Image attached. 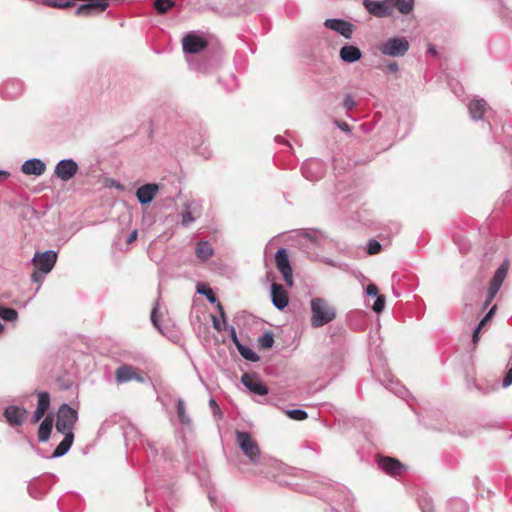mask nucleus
<instances>
[{
    "label": "nucleus",
    "instance_id": "obj_28",
    "mask_svg": "<svg viewBox=\"0 0 512 512\" xmlns=\"http://www.w3.org/2000/svg\"><path fill=\"white\" fill-rule=\"evenodd\" d=\"M176 412H177V416H178L180 424L184 427H191L192 420L186 413V405L182 398L177 399Z\"/></svg>",
    "mask_w": 512,
    "mask_h": 512
},
{
    "label": "nucleus",
    "instance_id": "obj_5",
    "mask_svg": "<svg viewBox=\"0 0 512 512\" xmlns=\"http://www.w3.org/2000/svg\"><path fill=\"white\" fill-rule=\"evenodd\" d=\"M408 49L409 42L402 37L389 38L380 47V50L384 55L392 57L403 56L407 53Z\"/></svg>",
    "mask_w": 512,
    "mask_h": 512
},
{
    "label": "nucleus",
    "instance_id": "obj_22",
    "mask_svg": "<svg viewBox=\"0 0 512 512\" xmlns=\"http://www.w3.org/2000/svg\"><path fill=\"white\" fill-rule=\"evenodd\" d=\"M21 170L26 175L40 176L45 172L46 164L41 159L31 158L22 164Z\"/></svg>",
    "mask_w": 512,
    "mask_h": 512
},
{
    "label": "nucleus",
    "instance_id": "obj_40",
    "mask_svg": "<svg viewBox=\"0 0 512 512\" xmlns=\"http://www.w3.org/2000/svg\"><path fill=\"white\" fill-rule=\"evenodd\" d=\"M197 292H198L199 294L204 295V296L206 297V299H207L210 303H212V304H215V303L217 304V303H219V302H218V300H217V297L215 296V294H214V292L212 291V289H211V288H209V287H204L203 289H199V288H198Z\"/></svg>",
    "mask_w": 512,
    "mask_h": 512
},
{
    "label": "nucleus",
    "instance_id": "obj_7",
    "mask_svg": "<svg viewBox=\"0 0 512 512\" xmlns=\"http://www.w3.org/2000/svg\"><path fill=\"white\" fill-rule=\"evenodd\" d=\"M275 261L278 270L283 275V279L288 287L293 285V271L289 261L286 248H279L275 254Z\"/></svg>",
    "mask_w": 512,
    "mask_h": 512
},
{
    "label": "nucleus",
    "instance_id": "obj_3",
    "mask_svg": "<svg viewBox=\"0 0 512 512\" xmlns=\"http://www.w3.org/2000/svg\"><path fill=\"white\" fill-rule=\"evenodd\" d=\"M236 441L245 456L256 463L260 457V448L251 434L246 431H236Z\"/></svg>",
    "mask_w": 512,
    "mask_h": 512
},
{
    "label": "nucleus",
    "instance_id": "obj_29",
    "mask_svg": "<svg viewBox=\"0 0 512 512\" xmlns=\"http://www.w3.org/2000/svg\"><path fill=\"white\" fill-rule=\"evenodd\" d=\"M48 490L47 485L43 481H34L28 485L29 494L35 498H42Z\"/></svg>",
    "mask_w": 512,
    "mask_h": 512
},
{
    "label": "nucleus",
    "instance_id": "obj_47",
    "mask_svg": "<svg viewBox=\"0 0 512 512\" xmlns=\"http://www.w3.org/2000/svg\"><path fill=\"white\" fill-rule=\"evenodd\" d=\"M209 406L212 410V413L216 416V415H219V417L222 416V413H221V410H220V407L219 405L217 404V402L215 401L214 398H211L209 400Z\"/></svg>",
    "mask_w": 512,
    "mask_h": 512
},
{
    "label": "nucleus",
    "instance_id": "obj_53",
    "mask_svg": "<svg viewBox=\"0 0 512 512\" xmlns=\"http://www.w3.org/2000/svg\"><path fill=\"white\" fill-rule=\"evenodd\" d=\"M366 293L369 296H379L378 295V288L375 284H369L366 288Z\"/></svg>",
    "mask_w": 512,
    "mask_h": 512
},
{
    "label": "nucleus",
    "instance_id": "obj_2",
    "mask_svg": "<svg viewBox=\"0 0 512 512\" xmlns=\"http://www.w3.org/2000/svg\"><path fill=\"white\" fill-rule=\"evenodd\" d=\"M78 420L77 411L68 404H62L57 412L56 430L59 433H73V428Z\"/></svg>",
    "mask_w": 512,
    "mask_h": 512
},
{
    "label": "nucleus",
    "instance_id": "obj_27",
    "mask_svg": "<svg viewBox=\"0 0 512 512\" xmlns=\"http://www.w3.org/2000/svg\"><path fill=\"white\" fill-rule=\"evenodd\" d=\"M214 250L208 241H199L196 245L195 254L202 260L206 261L213 256Z\"/></svg>",
    "mask_w": 512,
    "mask_h": 512
},
{
    "label": "nucleus",
    "instance_id": "obj_33",
    "mask_svg": "<svg viewBox=\"0 0 512 512\" xmlns=\"http://www.w3.org/2000/svg\"><path fill=\"white\" fill-rule=\"evenodd\" d=\"M274 344V334L271 331H266L258 338V345L262 349H269Z\"/></svg>",
    "mask_w": 512,
    "mask_h": 512
},
{
    "label": "nucleus",
    "instance_id": "obj_44",
    "mask_svg": "<svg viewBox=\"0 0 512 512\" xmlns=\"http://www.w3.org/2000/svg\"><path fill=\"white\" fill-rule=\"evenodd\" d=\"M303 235L306 239H308L312 243H315L317 245L320 243L321 235H320V233H318L316 231H305L303 233Z\"/></svg>",
    "mask_w": 512,
    "mask_h": 512
},
{
    "label": "nucleus",
    "instance_id": "obj_38",
    "mask_svg": "<svg viewBox=\"0 0 512 512\" xmlns=\"http://www.w3.org/2000/svg\"><path fill=\"white\" fill-rule=\"evenodd\" d=\"M388 388L403 399L406 398V396L408 395V390L404 386L400 385L397 382H393L392 380H389Z\"/></svg>",
    "mask_w": 512,
    "mask_h": 512
},
{
    "label": "nucleus",
    "instance_id": "obj_9",
    "mask_svg": "<svg viewBox=\"0 0 512 512\" xmlns=\"http://www.w3.org/2000/svg\"><path fill=\"white\" fill-rule=\"evenodd\" d=\"M301 172L307 180L316 181L324 175L325 166L319 159H309L302 164Z\"/></svg>",
    "mask_w": 512,
    "mask_h": 512
},
{
    "label": "nucleus",
    "instance_id": "obj_46",
    "mask_svg": "<svg viewBox=\"0 0 512 512\" xmlns=\"http://www.w3.org/2000/svg\"><path fill=\"white\" fill-rule=\"evenodd\" d=\"M502 129L506 136L503 140H501V142L506 149H509L512 152V135L508 134L505 127H503Z\"/></svg>",
    "mask_w": 512,
    "mask_h": 512
},
{
    "label": "nucleus",
    "instance_id": "obj_1",
    "mask_svg": "<svg viewBox=\"0 0 512 512\" xmlns=\"http://www.w3.org/2000/svg\"><path fill=\"white\" fill-rule=\"evenodd\" d=\"M311 325L314 328H320L330 323L336 318V311L330 307L323 298H313L311 300Z\"/></svg>",
    "mask_w": 512,
    "mask_h": 512
},
{
    "label": "nucleus",
    "instance_id": "obj_11",
    "mask_svg": "<svg viewBox=\"0 0 512 512\" xmlns=\"http://www.w3.org/2000/svg\"><path fill=\"white\" fill-rule=\"evenodd\" d=\"M202 211V204L200 201L192 200L184 205V210L181 213V224L183 227H189L198 217Z\"/></svg>",
    "mask_w": 512,
    "mask_h": 512
},
{
    "label": "nucleus",
    "instance_id": "obj_52",
    "mask_svg": "<svg viewBox=\"0 0 512 512\" xmlns=\"http://www.w3.org/2000/svg\"><path fill=\"white\" fill-rule=\"evenodd\" d=\"M512 384V366L508 369L504 379H503V387L506 388Z\"/></svg>",
    "mask_w": 512,
    "mask_h": 512
},
{
    "label": "nucleus",
    "instance_id": "obj_36",
    "mask_svg": "<svg viewBox=\"0 0 512 512\" xmlns=\"http://www.w3.org/2000/svg\"><path fill=\"white\" fill-rule=\"evenodd\" d=\"M0 317L6 321H15L18 318V313L13 308H8L0 305Z\"/></svg>",
    "mask_w": 512,
    "mask_h": 512
},
{
    "label": "nucleus",
    "instance_id": "obj_15",
    "mask_svg": "<svg viewBox=\"0 0 512 512\" xmlns=\"http://www.w3.org/2000/svg\"><path fill=\"white\" fill-rule=\"evenodd\" d=\"M366 10L379 18H384L391 16L390 6L388 0L374 1V0H364L363 2Z\"/></svg>",
    "mask_w": 512,
    "mask_h": 512
},
{
    "label": "nucleus",
    "instance_id": "obj_30",
    "mask_svg": "<svg viewBox=\"0 0 512 512\" xmlns=\"http://www.w3.org/2000/svg\"><path fill=\"white\" fill-rule=\"evenodd\" d=\"M217 310L220 314L223 323L221 324L216 316H212V324L214 329L220 332L226 330L228 327L226 322L225 311L221 303H217Z\"/></svg>",
    "mask_w": 512,
    "mask_h": 512
},
{
    "label": "nucleus",
    "instance_id": "obj_20",
    "mask_svg": "<svg viewBox=\"0 0 512 512\" xmlns=\"http://www.w3.org/2000/svg\"><path fill=\"white\" fill-rule=\"evenodd\" d=\"M159 186L154 183H148L140 186L136 191V197L140 204H149L153 201Z\"/></svg>",
    "mask_w": 512,
    "mask_h": 512
},
{
    "label": "nucleus",
    "instance_id": "obj_24",
    "mask_svg": "<svg viewBox=\"0 0 512 512\" xmlns=\"http://www.w3.org/2000/svg\"><path fill=\"white\" fill-rule=\"evenodd\" d=\"M74 441L73 433L64 434V439L58 444V446L53 451L51 457L58 458L64 456L71 448Z\"/></svg>",
    "mask_w": 512,
    "mask_h": 512
},
{
    "label": "nucleus",
    "instance_id": "obj_25",
    "mask_svg": "<svg viewBox=\"0 0 512 512\" xmlns=\"http://www.w3.org/2000/svg\"><path fill=\"white\" fill-rule=\"evenodd\" d=\"M391 14L398 10L401 14H409L414 8V0H388Z\"/></svg>",
    "mask_w": 512,
    "mask_h": 512
},
{
    "label": "nucleus",
    "instance_id": "obj_39",
    "mask_svg": "<svg viewBox=\"0 0 512 512\" xmlns=\"http://www.w3.org/2000/svg\"><path fill=\"white\" fill-rule=\"evenodd\" d=\"M286 414L293 420L302 421L308 417V413L303 409L287 410Z\"/></svg>",
    "mask_w": 512,
    "mask_h": 512
},
{
    "label": "nucleus",
    "instance_id": "obj_18",
    "mask_svg": "<svg viewBox=\"0 0 512 512\" xmlns=\"http://www.w3.org/2000/svg\"><path fill=\"white\" fill-rule=\"evenodd\" d=\"M271 300L278 310H283L288 306V294L281 284L273 283L271 285Z\"/></svg>",
    "mask_w": 512,
    "mask_h": 512
},
{
    "label": "nucleus",
    "instance_id": "obj_45",
    "mask_svg": "<svg viewBox=\"0 0 512 512\" xmlns=\"http://www.w3.org/2000/svg\"><path fill=\"white\" fill-rule=\"evenodd\" d=\"M356 101L352 97V95L347 94L343 101V106L346 110H352L356 106Z\"/></svg>",
    "mask_w": 512,
    "mask_h": 512
},
{
    "label": "nucleus",
    "instance_id": "obj_54",
    "mask_svg": "<svg viewBox=\"0 0 512 512\" xmlns=\"http://www.w3.org/2000/svg\"><path fill=\"white\" fill-rule=\"evenodd\" d=\"M45 412L36 409L32 416V422L37 423L41 420V418L44 416Z\"/></svg>",
    "mask_w": 512,
    "mask_h": 512
},
{
    "label": "nucleus",
    "instance_id": "obj_26",
    "mask_svg": "<svg viewBox=\"0 0 512 512\" xmlns=\"http://www.w3.org/2000/svg\"><path fill=\"white\" fill-rule=\"evenodd\" d=\"M53 427V417L48 415L41 422L38 429V439L40 442H46L51 434Z\"/></svg>",
    "mask_w": 512,
    "mask_h": 512
},
{
    "label": "nucleus",
    "instance_id": "obj_34",
    "mask_svg": "<svg viewBox=\"0 0 512 512\" xmlns=\"http://www.w3.org/2000/svg\"><path fill=\"white\" fill-rule=\"evenodd\" d=\"M153 6L158 14H164L175 6V2L173 0H154Z\"/></svg>",
    "mask_w": 512,
    "mask_h": 512
},
{
    "label": "nucleus",
    "instance_id": "obj_58",
    "mask_svg": "<svg viewBox=\"0 0 512 512\" xmlns=\"http://www.w3.org/2000/svg\"><path fill=\"white\" fill-rule=\"evenodd\" d=\"M138 232L137 230H133L127 238V243H132L137 239Z\"/></svg>",
    "mask_w": 512,
    "mask_h": 512
},
{
    "label": "nucleus",
    "instance_id": "obj_64",
    "mask_svg": "<svg viewBox=\"0 0 512 512\" xmlns=\"http://www.w3.org/2000/svg\"><path fill=\"white\" fill-rule=\"evenodd\" d=\"M203 155H204V157H205V158H209V157H210V155H211V153H210V152H207V153H204V152H203Z\"/></svg>",
    "mask_w": 512,
    "mask_h": 512
},
{
    "label": "nucleus",
    "instance_id": "obj_56",
    "mask_svg": "<svg viewBox=\"0 0 512 512\" xmlns=\"http://www.w3.org/2000/svg\"><path fill=\"white\" fill-rule=\"evenodd\" d=\"M495 310H496V306H493L492 308H490V310L488 311V313L484 316V318L480 321L479 324H481V327L484 325V323L486 321H488V319L495 313Z\"/></svg>",
    "mask_w": 512,
    "mask_h": 512
},
{
    "label": "nucleus",
    "instance_id": "obj_13",
    "mask_svg": "<svg viewBox=\"0 0 512 512\" xmlns=\"http://www.w3.org/2000/svg\"><path fill=\"white\" fill-rule=\"evenodd\" d=\"M326 28L331 29L340 35H342L346 39H351L354 31V26L352 23L339 18H329L324 22Z\"/></svg>",
    "mask_w": 512,
    "mask_h": 512
},
{
    "label": "nucleus",
    "instance_id": "obj_35",
    "mask_svg": "<svg viewBox=\"0 0 512 512\" xmlns=\"http://www.w3.org/2000/svg\"><path fill=\"white\" fill-rule=\"evenodd\" d=\"M50 406V395L46 391H42L38 394V404L37 408L38 410H41L43 412H46Z\"/></svg>",
    "mask_w": 512,
    "mask_h": 512
},
{
    "label": "nucleus",
    "instance_id": "obj_4",
    "mask_svg": "<svg viewBox=\"0 0 512 512\" xmlns=\"http://www.w3.org/2000/svg\"><path fill=\"white\" fill-rule=\"evenodd\" d=\"M510 267L509 259H504L502 264L495 271L488 288L487 298L484 303V308H487L492 300L495 298L496 294L500 290Z\"/></svg>",
    "mask_w": 512,
    "mask_h": 512
},
{
    "label": "nucleus",
    "instance_id": "obj_61",
    "mask_svg": "<svg viewBox=\"0 0 512 512\" xmlns=\"http://www.w3.org/2000/svg\"><path fill=\"white\" fill-rule=\"evenodd\" d=\"M275 141L277 143H286V140L282 136H279V135L275 137Z\"/></svg>",
    "mask_w": 512,
    "mask_h": 512
},
{
    "label": "nucleus",
    "instance_id": "obj_55",
    "mask_svg": "<svg viewBox=\"0 0 512 512\" xmlns=\"http://www.w3.org/2000/svg\"><path fill=\"white\" fill-rule=\"evenodd\" d=\"M399 69V66L396 62H389L387 65H386V71L387 72H390V73H395L397 72Z\"/></svg>",
    "mask_w": 512,
    "mask_h": 512
},
{
    "label": "nucleus",
    "instance_id": "obj_23",
    "mask_svg": "<svg viewBox=\"0 0 512 512\" xmlns=\"http://www.w3.org/2000/svg\"><path fill=\"white\" fill-rule=\"evenodd\" d=\"M340 59L345 63H354L361 59V50L354 45H344L340 49Z\"/></svg>",
    "mask_w": 512,
    "mask_h": 512
},
{
    "label": "nucleus",
    "instance_id": "obj_63",
    "mask_svg": "<svg viewBox=\"0 0 512 512\" xmlns=\"http://www.w3.org/2000/svg\"><path fill=\"white\" fill-rule=\"evenodd\" d=\"M339 127L344 131H349V126L347 123H342L341 125H339Z\"/></svg>",
    "mask_w": 512,
    "mask_h": 512
},
{
    "label": "nucleus",
    "instance_id": "obj_31",
    "mask_svg": "<svg viewBox=\"0 0 512 512\" xmlns=\"http://www.w3.org/2000/svg\"><path fill=\"white\" fill-rule=\"evenodd\" d=\"M448 510L449 512H468V505L464 500L454 498L448 502Z\"/></svg>",
    "mask_w": 512,
    "mask_h": 512
},
{
    "label": "nucleus",
    "instance_id": "obj_17",
    "mask_svg": "<svg viewBox=\"0 0 512 512\" xmlns=\"http://www.w3.org/2000/svg\"><path fill=\"white\" fill-rule=\"evenodd\" d=\"M379 468L390 476H398L404 470V466L397 459L391 457H379L377 460Z\"/></svg>",
    "mask_w": 512,
    "mask_h": 512
},
{
    "label": "nucleus",
    "instance_id": "obj_62",
    "mask_svg": "<svg viewBox=\"0 0 512 512\" xmlns=\"http://www.w3.org/2000/svg\"><path fill=\"white\" fill-rule=\"evenodd\" d=\"M428 53L432 54V55H436V49L434 46L432 45H429L428 47Z\"/></svg>",
    "mask_w": 512,
    "mask_h": 512
},
{
    "label": "nucleus",
    "instance_id": "obj_19",
    "mask_svg": "<svg viewBox=\"0 0 512 512\" xmlns=\"http://www.w3.org/2000/svg\"><path fill=\"white\" fill-rule=\"evenodd\" d=\"M241 382L248 390L256 395L263 396L268 394V387L261 380L254 378L248 373L242 375Z\"/></svg>",
    "mask_w": 512,
    "mask_h": 512
},
{
    "label": "nucleus",
    "instance_id": "obj_8",
    "mask_svg": "<svg viewBox=\"0 0 512 512\" xmlns=\"http://www.w3.org/2000/svg\"><path fill=\"white\" fill-rule=\"evenodd\" d=\"M57 261V253L54 250H47L45 252H36L32 258L34 266L43 274H48Z\"/></svg>",
    "mask_w": 512,
    "mask_h": 512
},
{
    "label": "nucleus",
    "instance_id": "obj_32",
    "mask_svg": "<svg viewBox=\"0 0 512 512\" xmlns=\"http://www.w3.org/2000/svg\"><path fill=\"white\" fill-rule=\"evenodd\" d=\"M237 349H238L239 353L241 354V356L248 361L257 362L260 359V357L257 355L256 352H254L251 348H249L243 344H239Z\"/></svg>",
    "mask_w": 512,
    "mask_h": 512
},
{
    "label": "nucleus",
    "instance_id": "obj_6",
    "mask_svg": "<svg viewBox=\"0 0 512 512\" xmlns=\"http://www.w3.org/2000/svg\"><path fill=\"white\" fill-rule=\"evenodd\" d=\"M78 163L72 158L62 159L54 167V175L63 182L70 181L78 172Z\"/></svg>",
    "mask_w": 512,
    "mask_h": 512
},
{
    "label": "nucleus",
    "instance_id": "obj_12",
    "mask_svg": "<svg viewBox=\"0 0 512 512\" xmlns=\"http://www.w3.org/2000/svg\"><path fill=\"white\" fill-rule=\"evenodd\" d=\"M23 83L18 79H9L0 86V95L7 100H13L22 95Z\"/></svg>",
    "mask_w": 512,
    "mask_h": 512
},
{
    "label": "nucleus",
    "instance_id": "obj_49",
    "mask_svg": "<svg viewBox=\"0 0 512 512\" xmlns=\"http://www.w3.org/2000/svg\"><path fill=\"white\" fill-rule=\"evenodd\" d=\"M44 275L45 274H43L41 271H33L31 274V280L34 283L40 284L44 279Z\"/></svg>",
    "mask_w": 512,
    "mask_h": 512
},
{
    "label": "nucleus",
    "instance_id": "obj_10",
    "mask_svg": "<svg viewBox=\"0 0 512 512\" xmlns=\"http://www.w3.org/2000/svg\"><path fill=\"white\" fill-rule=\"evenodd\" d=\"M207 46V41L204 37L190 32L182 39V47L185 53L196 54L204 50Z\"/></svg>",
    "mask_w": 512,
    "mask_h": 512
},
{
    "label": "nucleus",
    "instance_id": "obj_41",
    "mask_svg": "<svg viewBox=\"0 0 512 512\" xmlns=\"http://www.w3.org/2000/svg\"><path fill=\"white\" fill-rule=\"evenodd\" d=\"M381 251V244L375 240L371 239L367 243V253L370 255H375Z\"/></svg>",
    "mask_w": 512,
    "mask_h": 512
},
{
    "label": "nucleus",
    "instance_id": "obj_59",
    "mask_svg": "<svg viewBox=\"0 0 512 512\" xmlns=\"http://www.w3.org/2000/svg\"><path fill=\"white\" fill-rule=\"evenodd\" d=\"M208 499H209V501H210L212 506H214L216 504V496H215V494L213 492L210 491L208 493Z\"/></svg>",
    "mask_w": 512,
    "mask_h": 512
},
{
    "label": "nucleus",
    "instance_id": "obj_16",
    "mask_svg": "<svg viewBox=\"0 0 512 512\" xmlns=\"http://www.w3.org/2000/svg\"><path fill=\"white\" fill-rule=\"evenodd\" d=\"M27 411L16 405L7 406L4 409L3 416L11 426H21L25 420Z\"/></svg>",
    "mask_w": 512,
    "mask_h": 512
},
{
    "label": "nucleus",
    "instance_id": "obj_43",
    "mask_svg": "<svg viewBox=\"0 0 512 512\" xmlns=\"http://www.w3.org/2000/svg\"><path fill=\"white\" fill-rule=\"evenodd\" d=\"M385 308V297L383 295L377 296L374 304L372 305V309L376 313H380Z\"/></svg>",
    "mask_w": 512,
    "mask_h": 512
},
{
    "label": "nucleus",
    "instance_id": "obj_21",
    "mask_svg": "<svg viewBox=\"0 0 512 512\" xmlns=\"http://www.w3.org/2000/svg\"><path fill=\"white\" fill-rule=\"evenodd\" d=\"M117 383H125L131 380L143 382L144 378L136 373L135 369L129 365H122L117 368L115 373Z\"/></svg>",
    "mask_w": 512,
    "mask_h": 512
},
{
    "label": "nucleus",
    "instance_id": "obj_57",
    "mask_svg": "<svg viewBox=\"0 0 512 512\" xmlns=\"http://www.w3.org/2000/svg\"><path fill=\"white\" fill-rule=\"evenodd\" d=\"M480 330H481V324H478L476 326V328L474 329L473 335H472V341H473L474 344H476L478 342V340H479V332H480Z\"/></svg>",
    "mask_w": 512,
    "mask_h": 512
},
{
    "label": "nucleus",
    "instance_id": "obj_50",
    "mask_svg": "<svg viewBox=\"0 0 512 512\" xmlns=\"http://www.w3.org/2000/svg\"><path fill=\"white\" fill-rule=\"evenodd\" d=\"M512 384V366L508 369L504 379H503V387L506 388Z\"/></svg>",
    "mask_w": 512,
    "mask_h": 512
},
{
    "label": "nucleus",
    "instance_id": "obj_60",
    "mask_svg": "<svg viewBox=\"0 0 512 512\" xmlns=\"http://www.w3.org/2000/svg\"><path fill=\"white\" fill-rule=\"evenodd\" d=\"M8 177H9V172H8V171H6V170H2V169H0V178H1L2 180H5V179H7Z\"/></svg>",
    "mask_w": 512,
    "mask_h": 512
},
{
    "label": "nucleus",
    "instance_id": "obj_48",
    "mask_svg": "<svg viewBox=\"0 0 512 512\" xmlns=\"http://www.w3.org/2000/svg\"><path fill=\"white\" fill-rule=\"evenodd\" d=\"M228 330H229V333H230L231 340L235 344V346L238 347L239 344H242L241 341L239 340L238 336H237L235 327L234 326H230V327H228Z\"/></svg>",
    "mask_w": 512,
    "mask_h": 512
},
{
    "label": "nucleus",
    "instance_id": "obj_14",
    "mask_svg": "<svg viewBox=\"0 0 512 512\" xmlns=\"http://www.w3.org/2000/svg\"><path fill=\"white\" fill-rule=\"evenodd\" d=\"M468 111L470 117L477 120H486L489 118L490 109L488 108L487 102L481 98H475L468 104Z\"/></svg>",
    "mask_w": 512,
    "mask_h": 512
},
{
    "label": "nucleus",
    "instance_id": "obj_37",
    "mask_svg": "<svg viewBox=\"0 0 512 512\" xmlns=\"http://www.w3.org/2000/svg\"><path fill=\"white\" fill-rule=\"evenodd\" d=\"M41 2L46 6L60 9L73 6L70 0H41Z\"/></svg>",
    "mask_w": 512,
    "mask_h": 512
},
{
    "label": "nucleus",
    "instance_id": "obj_42",
    "mask_svg": "<svg viewBox=\"0 0 512 512\" xmlns=\"http://www.w3.org/2000/svg\"><path fill=\"white\" fill-rule=\"evenodd\" d=\"M159 307H160L159 300H157V302L155 303V305L152 309L150 319H151V322L154 325V327L157 328L159 331H161V327H160V324L158 321Z\"/></svg>",
    "mask_w": 512,
    "mask_h": 512
},
{
    "label": "nucleus",
    "instance_id": "obj_51",
    "mask_svg": "<svg viewBox=\"0 0 512 512\" xmlns=\"http://www.w3.org/2000/svg\"><path fill=\"white\" fill-rule=\"evenodd\" d=\"M512 384V366L508 369L504 379H503V387L506 388Z\"/></svg>",
    "mask_w": 512,
    "mask_h": 512
}]
</instances>
